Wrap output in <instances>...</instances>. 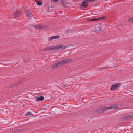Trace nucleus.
Instances as JSON below:
<instances>
[{"instance_id":"1","label":"nucleus","mask_w":133,"mask_h":133,"mask_svg":"<svg viewBox=\"0 0 133 133\" xmlns=\"http://www.w3.org/2000/svg\"><path fill=\"white\" fill-rule=\"evenodd\" d=\"M72 61L70 59H67L65 60H62L54 64L53 65L54 67H57L65 64L70 63Z\"/></svg>"},{"instance_id":"2","label":"nucleus","mask_w":133,"mask_h":133,"mask_svg":"<svg viewBox=\"0 0 133 133\" xmlns=\"http://www.w3.org/2000/svg\"><path fill=\"white\" fill-rule=\"evenodd\" d=\"M26 14L28 15L29 19H31L33 18L32 11L31 10L27 9L26 11Z\"/></svg>"},{"instance_id":"3","label":"nucleus","mask_w":133,"mask_h":133,"mask_svg":"<svg viewBox=\"0 0 133 133\" xmlns=\"http://www.w3.org/2000/svg\"><path fill=\"white\" fill-rule=\"evenodd\" d=\"M21 14L20 11L17 10L13 14L14 16L16 18L19 16Z\"/></svg>"},{"instance_id":"4","label":"nucleus","mask_w":133,"mask_h":133,"mask_svg":"<svg viewBox=\"0 0 133 133\" xmlns=\"http://www.w3.org/2000/svg\"><path fill=\"white\" fill-rule=\"evenodd\" d=\"M119 86L118 83H116L113 85L111 88V90H112L114 91L118 89Z\"/></svg>"},{"instance_id":"5","label":"nucleus","mask_w":133,"mask_h":133,"mask_svg":"<svg viewBox=\"0 0 133 133\" xmlns=\"http://www.w3.org/2000/svg\"><path fill=\"white\" fill-rule=\"evenodd\" d=\"M66 48V46L64 45H57V48L59 50H63Z\"/></svg>"},{"instance_id":"6","label":"nucleus","mask_w":133,"mask_h":133,"mask_svg":"<svg viewBox=\"0 0 133 133\" xmlns=\"http://www.w3.org/2000/svg\"><path fill=\"white\" fill-rule=\"evenodd\" d=\"M105 109H116L117 108L116 106L115 105H112L110 106H107L105 108Z\"/></svg>"},{"instance_id":"7","label":"nucleus","mask_w":133,"mask_h":133,"mask_svg":"<svg viewBox=\"0 0 133 133\" xmlns=\"http://www.w3.org/2000/svg\"><path fill=\"white\" fill-rule=\"evenodd\" d=\"M88 6V5L87 2H83L80 6L81 8H86Z\"/></svg>"},{"instance_id":"8","label":"nucleus","mask_w":133,"mask_h":133,"mask_svg":"<svg viewBox=\"0 0 133 133\" xmlns=\"http://www.w3.org/2000/svg\"><path fill=\"white\" fill-rule=\"evenodd\" d=\"M101 26H100L96 27L95 30V32H100L101 31Z\"/></svg>"},{"instance_id":"9","label":"nucleus","mask_w":133,"mask_h":133,"mask_svg":"<svg viewBox=\"0 0 133 133\" xmlns=\"http://www.w3.org/2000/svg\"><path fill=\"white\" fill-rule=\"evenodd\" d=\"M124 119L125 120H128L131 119H133V115L126 116L124 117Z\"/></svg>"},{"instance_id":"10","label":"nucleus","mask_w":133,"mask_h":133,"mask_svg":"<svg viewBox=\"0 0 133 133\" xmlns=\"http://www.w3.org/2000/svg\"><path fill=\"white\" fill-rule=\"evenodd\" d=\"M57 49V46H51L49 48H48L46 50L50 51L52 50L55 49Z\"/></svg>"},{"instance_id":"11","label":"nucleus","mask_w":133,"mask_h":133,"mask_svg":"<svg viewBox=\"0 0 133 133\" xmlns=\"http://www.w3.org/2000/svg\"><path fill=\"white\" fill-rule=\"evenodd\" d=\"M44 99V97L43 96H40L37 97V100L38 101H42Z\"/></svg>"},{"instance_id":"12","label":"nucleus","mask_w":133,"mask_h":133,"mask_svg":"<svg viewBox=\"0 0 133 133\" xmlns=\"http://www.w3.org/2000/svg\"><path fill=\"white\" fill-rule=\"evenodd\" d=\"M32 115V113L29 112H27L25 114V116H31Z\"/></svg>"},{"instance_id":"13","label":"nucleus","mask_w":133,"mask_h":133,"mask_svg":"<svg viewBox=\"0 0 133 133\" xmlns=\"http://www.w3.org/2000/svg\"><path fill=\"white\" fill-rule=\"evenodd\" d=\"M99 20V19H96V18H93V19H90V20L91 21H98Z\"/></svg>"},{"instance_id":"14","label":"nucleus","mask_w":133,"mask_h":133,"mask_svg":"<svg viewBox=\"0 0 133 133\" xmlns=\"http://www.w3.org/2000/svg\"><path fill=\"white\" fill-rule=\"evenodd\" d=\"M42 2L41 1H39L38 2V4L39 5H41L42 4Z\"/></svg>"},{"instance_id":"15","label":"nucleus","mask_w":133,"mask_h":133,"mask_svg":"<svg viewBox=\"0 0 133 133\" xmlns=\"http://www.w3.org/2000/svg\"><path fill=\"white\" fill-rule=\"evenodd\" d=\"M53 37L54 39H57L59 38V36H56Z\"/></svg>"},{"instance_id":"16","label":"nucleus","mask_w":133,"mask_h":133,"mask_svg":"<svg viewBox=\"0 0 133 133\" xmlns=\"http://www.w3.org/2000/svg\"><path fill=\"white\" fill-rule=\"evenodd\" d=\"M54 39V38L53 36H51V37L49 38L48 39V40L49 41H51L52 39Z\"/></svg>"},{"instance_id":"17","label":"nucleus","mask_w":133,"mask_h":133,"mask_svg":"<svg viewBox=\"0 0 133 133\" xmlns=\"http://www.w3.org/2000/svg\"><path fill=\"white\" fill-rule=\"evenodd\" d=\"M129 21H130L131 22H133V18H131L129 20Z\"/></svg>"},{"instance_id":"18","label":"nucleus","mask_w":133,"mask_h":133,"mask_svg":"<svg viewBox=\"0 0 133 133\" xmlns=\"http://www.w3.org/2000/svg\"><path fill=\"white\" fill-rule=\"evenodd\" d=\"M32 1H33L34 0H31Z\"/></svg>"}]
</instances>
